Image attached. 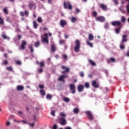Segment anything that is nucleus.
<instances>
[{
    "label": "nucleus",
    "instance_id": "nucleus-61",
    "mask_svg": "<svg viewBox=\"0 0 129 129\" xmlns=\"http://www.w3.org/2000/svg\"><path fill=\"white\" fill-rule=\"evenodd\" d=\"M104 28H105V29H107V28H108V24L106 23L105 25Z\"/></svg>",
    "mask_w": 129,
    "mask_h": 129
},
{
    "label": "nucleus",
    "instance_id": "nucleus-20",
    "mask_svg": "<svg viewBox=\"0 0 129 129\" xmlns=\"http://www.w3.org/2000/svg\"><path fill=\"white\" fill-rule=\"evenodd\" d=\"M41 41L42 43H45V44H49V40H48V38H45V37H43Z\"/></svg>",
    "mask_w": 129,
    "mask_h": 129
},
{
    "label": "nucleus",
    "instance_id": "nucleus-30",
    "mask_svg": "<svg viewBox=\"0 0 129 129\" xmlns=\"http://www.w3.org/2000/svg\"><path fill=\"white\" fill-rule=\"evenodd\" d=\"M73 111L74 113L77 114V113H79V109H78V108H75Z\"/></svg>",
    "mask_w": 129,
    "mask_h": 129
},
{
    "label": "nucleus",
    "instance_id": "nucleus-36",
    "mask_svg": "<svg viewBox=\"0 0 129 129\" xmlns=\"http://www.w3.org/2000/svg\"><path fill=\"white\" fill-rule=\"evenodd\" d=\"M63 100L65 102H69V101H70V99L69 98L64 97L63 98Z\"/></svg>",
    "mask_w": 129,
    "mask_h": 129
},
{
    "label": "nucleus",
    "instance_id": "nucleus-48",
    "mask_svg": "<svg viewBox=\"0 0 129 129\" xmlns=\"http://www.w3.org/2000/svg\"><path fill=\"white\" fill-rule=\"evenodd\" d=\"M121 22L122 23H124V22H125V18H124L123 16L121 17Z\"/></svg>",
    "mask_w": 129,
    "mask_h": 129
},
{
    "label": "nucleus",
    "instance_id": "nucleus-60",
    "mask_svg": "<svg viewBox=\"0 0 129 129\" xmlns=\"http://www.w3.org/2000/svg\"><path fill=\"white\" fill-rule=\"evenodd\" d=\"M76 12L78 13H80V9H78V8H76Z\"/></svg>",
    "mask_w": 129,
    "mask_h": 129
},
{
    "label": "nucleus",
    "instance_id": "nucleus-6",
    "mask_svg": "<svg viewBox=\"0 0 129 129\" xmlns=\"http://www.w3.org/2000/svg\"><path fill=\"white\" fill-rule=\"evenodd\" d=\"M61 69L66 70L65 71H61L62 74H65V73H68L70 71V69L69 68H67L65 66H62L61 67Z\"/></svg>",
    "mask_w": 129,
    "mask_h": 129
},
{
    "label": "nucleus",
    "instance_id": "nucleus-39",
    "mask_svg": "<svg viewBox=\"0 0 129 129\" xmlns=\"http://www.w3.org/2000/svg\"><path fill=\"white\" fill-rule=\"evenodd\" d=\"M34 45L36 48H38L39 46H40V42L39 41H37L35 43Z\"/></svg>",
    "mask_w": 129,
    "mask_h": 129
},
{
    "label": "nucleus",
    "instance_id": "nucleus-37",
    "mask_svg": "<svg viewBox=\"0 0 129 129\" xmlns=\"http://www.w3.org/2000/svg\"><path fill=\"white\" fill-rule=\"evenodd\" d=\"M7 70H8V71L12 72L14 70L13 69V68L12 67H7Z\"/></svg>",
    "mask_w": 129,
    "mask_h": 129
},
{
    "label": "nucleus",
    "instance_id": "nucleus-40",
    "mask_svg": "<svg viewBox=\"0 0 129 129\" xmlns=\"http://www.w3.org/2000/svg\"><path fill=\"white\" fill-rule=\"evenodd\" d=\"M3 37L4 38V39H5L6 40H10V37L9 36H6V35L5 34L3 35Z\"/></svg>",
    "mask_w": 129,
    "mask_h": 129
},
{
    "label": "nucleus",
    "instance_id": "nucleus-38",
    "mask_svg": "<svg viewBox=\"0 0 129 129\" xmlns=\"http://www.w3.org/2000/svg\"><path fill=\"white\" fill-rule=\"evenodd\" d=\"M37 22L39 23H43V20H42V18L38 17L37 19Z\"/></svg>",
    "mask_w": 129,
    "mask_h": 129
},
{
    "label": "nucleus",
    "instance_id": "nucleus-54",
    "mask_svg": "<svg viewBox=\"0 0 129 129\" xmlns=\"http://www.w3.org/2000/svg\"><path fill=\"white\" fill-rule=\"evenodd\" d=\"M58 127V126L57 125V124H54L52 127V129H57Z\"/></svg>",
    "mask_w": 129,
    "mask_h": 129
},
{
    "label": "nucleus",
    "instance_id": "nucleus-47",
    "mask_svg": "<svg viewBox=\"0 0 129 129\" xmlns=\"http://www.w3.org/2000/svg\"><path fill=\"white\" fill-rule=\"evenodd\" d=\"M93 15L94 17H96V16H97V12H96V11H93Z\"/></svg>",
    "mask_w": 129,
    "mask_h": 129
},
{
    "label": "nucleus",
    "instance_id": "nucleus-27",
    "mask_svg": "<svg viewBox=\"0 0 129 129\" xmlns=\"http://www.w3.org/2000/svg\"><path fill=\"white\" fill-rule=\"evenodd\" d=\"M38 26H39V25H38V23H37V22L36 21H34L33 22L34 29H37L38 28Z\"/></svg>",
    "mask_w": 129,
    "mask_h": 129
},
{
    "label": "nucleus",
    "instance_id": "nucleus-22",
    "mask_svg": "<svg viewBox=\"0 0 129 129\" xmlns=\"http://www.w3.org/2000/svg\"><path fill=\"white\" fill-rule=\"evenodd\" d=\"M36 64L37 65H40V67H44L45 66V63H44V61H41L40 63L38 62V61H36Z\"/></svg>",
    "mask_w": 129,
    "mask_h": 129
},
{
    "label": "nucleus",
    "instance_id": "nucleus-29",
    "mask_svg": "<svg viewBox=\"0 0 129 129\" xmlns=\"http://www.w3.org/2000/svg\"><path fill=\"white\" fill-rule=\"evenodd\" d=\"M59 115H60V116H61V117H63V118H65V117L67 116L66 114H65L64 112H62L59 113Z\"/></svg>",
    "mask_w": 129,
    "mask_h": 129
},
{
    "label": "nucleus",
    "instance_id": "nucleus-3",
    "mask_svg": "<svg viewBox=\"0 0 129 129\" xmlns=\"http://www.w3.org/2000/svg\"><path fill=\"white\" fill-rule=\"evenodd\" d=\"M70 90L72 94H75L76 93V87L73 84H70Z\"/></svg>",
    "mask_w": 129,
    "mask_h": 129
},
{
    "label": "nucleus",
    "instance_id": "nucleus-28",
    "mask_svg": "<svg viewBox=\"0 0 129 129\" xmlns=\"http://www.w3.org/2000/svg\"><path fill=\"white\" fill-rule=\"evenodd\" d=\"M120 49L121 50H124L125 46H124L123 43L120 42Z\"/></svg>",
    "mask_w": 129,
    "mask_h": 129
},
{
    "label": "nucleus",
    "instance_id": "nucleus-58",
    "mask_svg": "<svg viewBox=\"0 0 129 129\" xmlns=\"http://www.w3.org/2000/svg\"><path fill=\"white\" fill-rule=\"evenodd\" d=\"M4 63L5 64V65H8L9 62H8V60H4Z\"/></svg>",
    "mask_w": 129,
    "mask_h": 129
},
{
    "label": "nucleus",
    "instance_id": "nucleus-10",
    "mask_svg": "<svg viewBox=\"0 0 129 129\" xmlns=\"http://www.w3.org/2000/svg\"><path fill=\"white\" fill-rule=\"evenodd\" d=\"M67 77V76L63 75L62 76H60L58 78V80H59V81H60L61 82H63V83H65V80L64 79V78H66Z\"/></svg>",
    "mask_w": 129,
    "mask_h": 129
},
{
    "label": "nucleus",
    "instance_id": "nucleus-9",
    "mask_svg": "<svg viewBox=\"0 0 129 129\" xmlns=\"http://www.w3.org/2000/svg\"><path fill=\"white\" fill-rule=\"evenodd\" d=\"M111 25L112 26H114V27H115L116 26L121 27V22H120V21H113L111 23Z\"/></svg>",
    "mask_w": 129,
    "mask_h": 129
},
{
    "label": "nucleus",
    "instance_id": "nucleus-1",
    "mask_svg": "<svg viewBox=\"0 0 129 129\" xmlns=\"http://www.w3.org/2000/svg\"><path fill=\"white\" fill-rule=\"evenodd\" d=\"M76 45L74 47V51L77 53H78L80 51L81 43L79 40H76L75 42Z\"/></svg>",
    "mask_w": 129,
    "mask_h": 129
},
{
    "label": "nucleus",
    "instance_id": "nucleus-16",
    "mask_svg": "<svg viewBox=\"0 0 129 129\" xmlns=\"http://www.w3.org/2000/svg\"><path fill=\"white\" fill-rule=\"evenodd\" d=\"M60 22V25L62 28H64V26L67 25V22L65 20H61Z\"/></svg>",
    "mask_w": 129,
    "mask_h": 129
},
{
    "label": "nucleus",
    "instance_id": "nucleus-44",
    "mask_svg": "<svg viewBox=\"0 0 129 129\" xmlns=\"http://www.w3.org/2000/svg\"><path fill=\"white\" fill-rule=\"evenodd\" d=\"M80 73V76L82 78H83V77H84V73H83V72H81Z\"/></svg>",
    "mask_w": 129,
    "mask_h": 129
},
{
    "label": "nucleus",
    "instance_id": "nucleus-7",
    "mask_svg": "<svg viewBox=\"0 0 129 129\" xmlns=\"http://www.w3.org/2000/svg\"><path fill=\"white\" fill-rule=\"evenodd\" d=\"M96 21L98 22H100L101 23H103L105 22V18L103 16H99L96 18Z\"/></svg>",
    "mask_w": 129,
    "mask_h": 129
},
{
    "label": "nucleus",
    "instance_id": "nucleus-8",
    "mask_svg": "<svg viewBox=\"0 0 129 129\" xmlns=\"http://www.w3.org/2000/svg\"><path fill=\"white\" fill-rule=\"evenodd\" d=\"M28 7L30 9V10H36V4L33 3H29Z\"/></svg>",
    "mask_w": 129,
    "mask_h": 129
},
{
    "label": "nucleus",
    "instance_id": "nucleus-45",
    "mask_svg": "<svg viewBox=\"0 0 129 129\" xmlns=\"http://www.w3.org/2000/svg\"><path fill=\"white\" fill-rule=\"evenodd\" d=\"M39 88L40 89H42V90H43L44 89V85H39Z\"/></svg>",
    "mask_w": 129,
    "mask_h": 129
},
{
    "label": "nucleus",
    "instance_id": "nucleus-57",
    "mask_svg": "<svg viewBox=\"0 0 129 129\" xmlns=\"http://www.w3.org/2000/svg\"><path fill=\"white\" fill-rule=\"evenodd\" d=\"M44 36H45V37H44L45 38L48 39V33H45Z\"/></svg>",
    "mask_w": 129,
    "mask_h": 129
},
{
    "label": "nucleus",
    "instance_id": "nucleus-14",
    "mask_svg": "<svg viewBox=\"0 0 129 129\" xmlns=\"http://www.w3.org/2000/svg\"><path fill=\"white\" fill-rule=\"evenodd\" d=\"M127 35L124 34L122 36V40L121 43H125V42H127Z\"/></svg>",
    "mask_w": 129,
    "mask_h": 129
},
{
    "label": "nucleus",
    "instance_id": "nucleus-31",
    "mask_svg": "<svg viewBox=\"0 0 129 129\" xmlns=\"http://www.w3.org/2000/svg\"><path fill=\"white\" fill-rule=\"evenodd\" d=\"M89 62L91 65H92V66H96V63L91 59L89 60Z\"/></svg>",
    "mask_w": 129,
    "mask_h": 129
},
{
    "label": "nucleus",
    "instance_id": "nucleus-25",
    "mask_svg": "<svg viewBox=\"0 0 129 129\" xmlns=\"http://www.w3.org/2000/svg\"><path fill=\"white\" fill-rule=\"evenodd\" d=\"M40 93L42 96H45L46 95V92L44 90H40Z\"/></svg>",
    "mask_w": 129,
    "mask_h": 129
},
{
    "label": "nucleus",
    "instance_id": "nucleus-17",
    "mask_svg": "<svg viewBox=\"0 0 129 129\" xmlns=\"http://www.w3.org/2000/svg\"><path fill=\"white\" fill-rule=\"evenodd\" d=\"M24 89V86L18 85L17 86V90L18 91H23Z\"/></svg>",
    "mask_w": 129,
    "mask_h": 129
},
{
    "label": "nucleus",
    "instance_id": "nucleus-13",
    "mask_svg": "<svg viewBox=\"0 0 129 129\" xmlns=\"http://www.w3.org/2000/svg\"><path fill=\"white\" fill-rule=\"evenodd\" d=\"M84 89V86L83 85H79L78 86V92H82Z\"/></svg>",
    "mask_w": 129,
    "mask_h": 129
},
{
    "label": "nucleus",
    "instance_id": "nucleus-49",
    "mask_svg": "<svg viewBox=\"0 0 129 129\" xmlns=\"http://www.w3.org/2000/svg\"><path fill=\"white\" fill-rule=\"evenodd\" d=\"M16 63L17 64V65H22V62H21V61L17 60Z\"/></svg>",
    "mask_w": 129,
    "mask_h": 129
},
{
    "label": "nucleus",
    "instance_id": "nucleus-34",
    "mask_svg": "<svg viewBox=\"0 0 129 129\" xmlns=\"http://www.w3.org/2000/svg\"><path fill=\"white\" fill-rule=\"evenodd\" d=\"M85 87L86 88H89L90 87V85L89 84V83L86 82L85 83Z\"/></svg>",
    "mask_w": 129,
    "mask_h": 129
},
{
    "label": "nucleus",
    "instance_id": "nucleus-64",
    "mask_svg": "<svg viewBox=\"0 0 129 129\" xmlns=\"http://www.w3.org/2000/svg\"><path fill=\"white\" fill-rule=\"evenodd\" d=\"M126 56L127 57H129V51L127 52L126 54Z\"/></svg>",
    "mask_w": 129,
    "mask_h": 129
},
{
    "label": "nucleus",
    "instance_id": "nucleus-41",
    "mask_svg": "<svg viewBox=\"0 0 129 129\" xmlns=\"http://www.w3.org/2000/svg\"><path fill=\"white\" fill-rule=\"evenodd\" d=\"M3 12H4V13L6 14V15H8V14H9V12H8V9H7V8L4 9Z\"/></svg>",
    "mask_w": 129,
    "mask_h": 129
},
{
    "label": "nucleus",
    "instance_id": "nucleus-11",
    "mask_svg": "<svg viewBox=\"0 0 129 129\" xmlns=\"http://www.w3.org/2000/svg\"><path fill=\"white\" fill-rule=\"evenodd\" d=\"M26 45H27V41L25 40L22 41L21 45L22 50H26Z\"/></svg>",
    "mask_w": 129,
    "mask_h": 129
},
{
    "label": "nucleus",
    "instance_id": "nucleus-21",
    "mask_svg": "<svg viewBox=\"0 0 129 129\" xmlns=\"http://www.w3.org/2000/svg\"><path fill=\"white\" fill-rule=\"evenodd\" d=\"M119 10L121 11L122 14H125V11L124 10V7H123V6L120 7Z\"/></svg>",
    "mask_w": 129,
    "mask_h": 129
},
{
    "label": "nucleus",
    "instance_id": "nucleus-35",
    "mask_svg": "<svg viewBox=\"0 0 129 129\" xmlns=\"http://www.w3.org/2000/svg\"><path fill=\"white\" fill-rule=\"evenodd\" d=\"M76 21H77V19L76 18L72 17V18H71L72 23H75V22H76Z\"/></svg>",
    "mask_w": 129,
    "mask_h": 129
},
{
    "label": "nucleus",
    "instance_id": "nucleus-53",
    "mask_svg": "<svg viewBox=\"0 0 129 129\" xmlns=\"http://www.w3.org/2000/svg\"><path fill=\"white\" fill-rule=\"evenodd\" d=\"M29 125H30V126H31V127H33L35 125V122H33L32 123H29Z\"/></svg>",
    "mask_w": 129,
    "mask_h": 129
},
{
    "label": "nucleus",
    "instance_id": "nucleus-46",
    "mask_svg": "<svg viewBox=\"0 0 129 129\" xmlns=\"http://www.w3.org/2000/svg\"><path fill=\"white\" fill-rule=\"evenodd\" d=\"M126 9L127 11V13L128 14V15H129V5H126Z\"/></svg>",
    "mask_w": 129,
    "mask_h": 129
},
{
    "label": "nucleus",
    "instance_id": "nucleus-32",
    "mask_svg": "<svg viewBox=\"0 0 129 129\" xmlns=\"http://www.w3.org/2000/svg\"><path fill=\"white\" fill-rule=\"evenodd\" d=\"M62 57H63V59H64L66 61L68 60V56H67V55L63 54L62 55Z\"/></svg>",
    "mask_w": 129,
    "mask_h": 129
},
{
    "label": "nucleus",
    "instance_id": "nucleus-5",
    "mask_svg": "<svg viewBox=\"0 0 129 129\" xmlns=\"http://www.w3.org/2000/svg\"><path fill=\"white\" fill-rule=\"evenodd\" d=\"M86 114L87 115L89 120L92 121L94 119V117H93V115L90 111H87Z\"/></svg>",
    "mask_w": 129,
    "mask_h": 129
},
{
    "label": "nucleus",
    "instance_id": "nucleus-18",
    "mask_svg": "<svg viewBox=\"0 0 129 129\" xmlns=\"http://www.w3.org/2000/svg\"><path fill=\"white\" fill-rule=\"evenodd\" d=\"M121 26H119L118 28H116L115 29V33H116V34H119V33H120V30H121Z\"/></svg>",
    "mask_w": 129,
    "mask_h": 129
},
{
    "label": "nucleus",
    "instance_id": "nucleus-33",
    "mask_svg": "<svg viewBox=\"0 0 129 129\" xmlns=\"http://www.w3.org/2000/svg\"><path fill=\"white\" fill-rule=\"evenodd\" d=\"M87 45L89 46L91 48L93 47V44H92V43L89 42V41H87Z\"/></svg>",
    "mask_w": 129,
    "mask_h": 129
},
{
    "label": "nucleus",
    "instance_id": "nucleus-50",
    "mask_svg": "<svg viewBox=\"0 0 129 129\" xmlns=\"http://www.w3.org/2000/svg\"><path fill=\"white\" fill-rule=\"evenodd\" d=\"M24 15L26 16V17H29V12L26 11L24 12Z\"/></svg>",
    "mask_w": 129,
    "mask_h": 129
},
{
    "label": "nucleus",
    "instance_id": "nucleus-51",
    "mask_svg": "<svg viewBox=\"0 0 129 129\" xmlns=\"http://www.w3.org/2000/svg\"><path fill=\"white\" fill-rule=\"evenodd\" d=\"M36 115H34L32 116V117H33V120H34V121H37L38 119H37V118L36 117Z\"/></svg>",
    "mask_w": 129,
    "mask_h": 129
},
{
    "label": "nucleus",
    "instance_id": "nucleus-62",
    "mask_svg": "<svg viewBox=\"0 0 129 129\" xmlns=\"http://www.w3.org/2000/svg\"><path fill=\"white\" fill-rule=\"evenodd\" d=\"M21 122H23V123H28V122L24 120H22Z\"/></svg>",
    "mask_w": 129,
    "mask_h": 129
},
{
    "label": "nucleus",
    "instance_id": "nucleus-59",
    "mask_svg": "<svg viewBox=\"0 0 129 129\" xmlns=\"http://www.w3.org/2000/svg\"><path fill=\"white\" fill-rule=\"evenodd\" d=\"M38 72H39V73H42V72H43V69L40 68V69L38 70Z\"/></svg>",
    "mask_w": 129,
    "mask_h": 129
},
{
    "label": "nucleus",
    "instance_id": "nucleus-15",
    "mask_svg": "<svg viewBox=\"0 0 129 129\" xmlns=\"http://www.w3.org/2000/svg\"><path fill=\"white\" fill-rule=\"evenodd\" d=\"M100 9H102L104 12H106L107 11V6L104 4H101L100 5Z\"/></svg>",
    "mask_w": 129,
    "mask_h": 129
},
{
    "label": "nucleus",
    "instance_id": "nucleus-55",
    "mask_svg": "<svg viewBox=\"0 0 129 129\" xmlns=\"http://www.w3.org/2000/svg\"><path fill=\"white\" fill-rule=\"evenodd\" d=\"M113 2L115 5H118V2L117 0H113Z\"/></svg>",
    "mask_w": 129,
    "mask_h": 129
},
{
    "label": "nucleus",
    "instance_id": "nucleus-63",
    "mask_svg": "<svg viewBox=\"0 0 129 129\" xmlns=\"http://www.w3.org/2000/svg\"><path fill=\"white\" fill-rule=\"evenodd\" d=\"M64 129H72V128H71V127L67 126V127H65Z\"/></svg>",
    "mask_w": 129,
    "mask_h": 129
},
{
    "label": "nucleus",
    "instance_id": "nucleus-23",
    "mask_svg": "<svg viewBox=\"0 0 129 129\" xmlns=\"http://www.w3.org/2000/svg\"><path fill=\"white\" fill-rule=\"evenodd\" d=\"M88 39L89 41H92L94 39V36L92 34H89L88 36Z\"/></svg>",
    "mask_w": 129,
    "mask_h": 129
},
{
    "label": "nucleus",
    "instance_id": "nucleus-2",
    "mask_svg": "<svg viewBox=\"0 0 129 129\" xmlns=\"http://www.w3.org/2000/svg\"><path fill=\"white\" fill-rule=\"evenodd\" d=\"M63 8L65 10H67L68 9L70 11H71L73 7L69 1H67L63 2Z\"/></svg>",
    "mask_w": 129,
    "mask_h": 129
},
{
    "label": "nucleus",
    "instance_id": "nucleus-26",
    "mask_svg": "<svg viewBox=\"0 0 129 129\" xmlns=\"http://www.w3.org/2000/svg\"><path fill=\"white\" fill-rule=\"evenodd\" d=\"M51 52H55L56 51V47L54 45H51Z\"/></svg>",
    "mask_w": 129,
    "mask_h": 129
},
{
    "label": "nucleus",
    "instance_id": "nucleus-43",
    "mask_svg": "<svg viewBox=\"0 0 129 129\" xmlns=\"http://www.w3.org/2000/svg\"><path fill=\"white\" fill-rule=\"evenodd\" d=\"M55 110H52L51 112V115H52V116H55Z\"/></svg>",
    "mask_w": 129,
    "mask_h": 129
},
{
    "label": "nucleus",
    "instance_id": "nucleus-24",
    "mask_svg": "<svg viewBox=\"0 0 129 129\" xmlns=\"http://www.w3.org/2000/svg\"><path fill=\"white\" fill-rule=\"evenodd\" d=\"M52 97H53V96L50 94H47L46 95V98L49 100H51Z\"/></svg>",
    "mask_w": 129,
    "mask_h": 129
},
{
    "label": "nucleus",
    "instance_id": "nucleus-19",
    "mask_svg": "<svg viewBox=\"0 0 129 129\" xmlns=\"http://www.w3.org/2000/svg\"><path fill=\"white\" fill-rule=\"evenodd\" d=\"M110 62H112L113 63H114V62H115V58H114L113 57L110 58V59H108V60H107L108 64H109V63H110Z\"/></svg>",
    "mask_w": 129,
    "mask_h": 129
},
{
    "label": "nucleus",
    "instance_id": "nucleus-4",
    "mask_svg": "<svg viewBox=\"0 0 129 129\" xmlns=\"http://www.w3.org/2000/svg\"><path fill=\"white\" fill-rule=\"evenodd\" d=\"M59 123H60L61 125H66V124H67V120H66V118L64 117L59 118Z\"/></svg>",
    "mask_w": 129,
    "mask_h": 129
},
{
    "label": "nucleus",
    "instance_id": "nucleus-12",
    "mask_svg": "<svg viewBox=\"0 0 129 129\" xmlns=\"http://www.w3.org/2000/svg\"><path fill=\"white\" fill-rule=\"evenodd\" d=\"M92 86L94 88H99V85L97 84V82L95 80L92 82Z\"/></svg>",
    "mask_w": 129,
    "mask_h": 129
},
{
    "label": "nucleus",
    "instance_id": "nucleus-52",
    "mask_svg": "<svg viewBox=\"0 0 129 129\" xmlns=\"http://www.w3.org/2000/svg\"><path fill=\"white\" fill-rule=\"evenodd\" d=\"M64 43H65V41L63 40H60L59 41V44L60 45H62V44H64Z\"/></svg>",
    "mask_w": 129,
    "mask_h": 129
},
{
    "label": "nucleus",
    "instance_id": "nucleus-56",
    "mask_svg": "<svg viewBox=\"0 0 129 129\" xmlns=\"http://www.w3.org/2000/svg\"><path fill=\"white\" fill-rule=\"evenodd\" d=\"M4 20L2 19L1 20H0V25H4Z\"/></svg>",
    "mask_w": 129,
    "mask_h": 129
},
{
    "label": "nucleus",
    "instance_id": "nucleus-42",
    "mask_svg": "<svg viewBox=\"0 0 129 129\" xmlns=\"http://www.w3.org/2000/svg\"><path fill=\"white\" fill-rule=\"evenodd\" d=\"M29 48L30 49V52L31 53H33L34 52V48H33V46H30L29 47Z\"/></svg>",
    "mask_w": 129,
    "mask_h": 129
}]
</instances>
